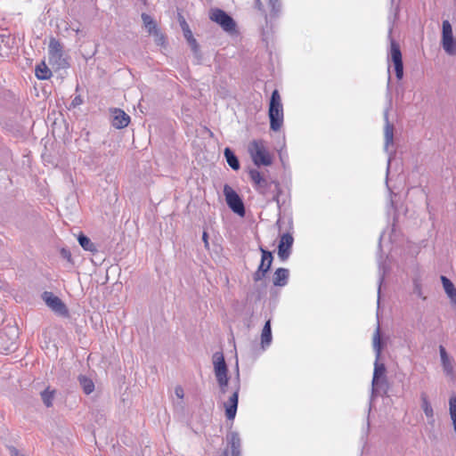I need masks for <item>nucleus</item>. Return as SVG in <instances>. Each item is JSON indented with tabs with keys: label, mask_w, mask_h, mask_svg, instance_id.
I'll use <instances>...</instances> for the list:
<instances>
[{
	"label": "nucleus",
	"mask_w": 456,
	"mask_h": 456,
	"mask_svg": "<svg viewBox=\"0 0 456 456\" xmlns=\"http://www.w3.org/2000/svg\"><path fill=\"white\" fill-rule=\"evenodd\" d=\"M273 109H283L282 102H281V97L277 89H275L272 93L270 104H269V110H273Z\"/></svg>",
	"instance_id": "25"
},
{
	"label": "nucleus",
	"mask_w": 456,
	"mask_h": 456,
	"mask_svg": "<svg viewBox=\"0 0 456 456\" xmlns=\"http://www.w3.org/2000/svg\"><path fill=\"white\" fill-rule=\"evenodd\" d=\"M175 395L180 398V399H183V396H184V392H183V389L182 387L178 386L175 387Z\"/></svg>",
	"instance_id": "35"
},
{
	"label": "nucleus",
	"mask_w": 456,
	"mask_h": 456,
	"mask_svg": "<svg viewBox=\"0 0 456 456\" xmlns=\"http://www.w3.org/2000/svg\"><path fill=\"white\" fill-rule=\"evenodd\" d=\"M142 20L147 31L150 35H154L158 37L159 44L163 45L165 42V37L159 32L158 26L154 20L148 14L142 13Z\"/></svg>",
	"instance_id": "13"
},
{
	"label": "nucleus",
	"mask_w": 456,
	"mask_h": 456,
	"mask_svg": "<svg viewBox=\"0 0 456 456\" xmlns=\"http://www.w3.org/2000/svg\"><path fill=\"white\" fill-rule=\"evenodd\" d=\"M373 346L376 351L377 358H379L381 353V341L379 329H377L373 336Z\"/></svg>",
	"instance_id": "28"
},
{
	"label": "nucleus",
	"mask_w": 456,
	"mask_h": 456,
	"mask_svg": "<svg viewBox=\"0 0 456 456\" xmlns=\"http://www.w3.org/2000/svg\"><path fill=\"white\" fill-rule=\"evenodd\" d=\"M249 178L253 183L254 189L264 196L272 195L273 198L278 197L279 183L274 181L267 180L264 175L256 170L251 169L248 173Z\"/></svg>",
	"instance_id": "1"
},
{
	"label": "nucleus",
	"mask_w": 456,
	"mask_h": 456,
	"mask_svg": "<svg viewBox=\"0 0 456 456\" xmlns=\"http://www.w3.org/2000/svg\"><path fill=\"white\" fill-rule=\"evenodd\" d=\"M111 125L117 128L121 129L126 127L130 123V117L120 109H114L112 111Z\"/></svg>",
	"instance_id": "12"
},
{
	"label": "nucleus",
	"mask_w": 456,
	"mask_h": 456,
	"mask_svg": "<svg viewBox=\"0 0 456 456\" xmlns=\"http://www.w3.org/2000/svg\"><path fill=\"white\" fill-rule=\"evenodd\" d=\"M214 369L221 393L224 394L227 391L228 377L227 366L222 354H216L214 355Z\"/></svg>",
	"instance_id": "4"
},
{
	"label": "nucleus",
	"mask_w": 456,
	"mask_h": 456,
	"mask_svg": "<svg viewBox=\"0 0 456 456\" xmlns=\"http://www.w3.org/2000/svg\"><path fill=\"white\" fill-rule=\"evenodd\" d=\"M294 239L289 233H283L281 236L278 245V256L281 260L285 261L289 258L293 245Z\"/></svg>",
	"instance_id": "11"
},
{
	"label": "nucleus",
	"mask_w": 456,
	"mask_h": 456,
	"mask_svg": "<svg viewBox=\"0 0 456 456\" xmlns=\"http://www.w3.org/2000/svg\"><path fill=\"white\" fill-rule=\"evenodd\" d=\"M386 368L384 364H375L374 373H373V383H375L381 376L385 374Z\"/></svg>",
	"instance_id": "30"
},
{
	"label": "nucleus",
	"mask_w": 456,
	"mask_h": 456,
	"mask_svg": "<svg viewBox=\"0 0 456 456\" xmlns=\"http://www.w3.org/2000/svg\"><path fill=\"white\" fill-rule=\"evenodd\" d=\"M267 4L273 9H276V7L279 5V0H265Z\"/></svg>",
	"instance_id": "36"
},
{
	"label": "nucleus",
	"mask_w": 456,
	"mask_h": 456,
	"mask_svg": "<svg viewBox=\"0 0 456 456\" xmlns=\"http://www.w3.org/2000/svg\"><path fill=\"white\" fill-rule=\"evenodd\" d=\"M78 380L85 394L89 395L94 390V384L91 379L86 376H80Z\"/></svg>",
	"instance_id": "24"
},
{
	"label": "nucleus",
	"mask_w": 456,
	"mask_h": 456,
	"mask_svg": "<svg viewBox=\"0 0 456 456\" xmlns=\"http://www.w3.org/2000/svg\"><path fill=\"white\" fill-rule=\"evenodd\" d=\"M187 42L189 43V45H191V47L193 49V51H197L198 50V43L196 41V39L194 38L193 35L191 36V37H187L186 38Z\"/></svg>",
	"instance_id": "33"
},
{
	"label": "nucleus",
	"mask_w": 456,
	"mask_h": 456,
	"mask_svg": "<svg viewBox=\"0 0 456 456\" xmlns=\"http://www.w3.org/2000/svg\"><path fill=\"white\" fill-rule=\"evenodd\" d=\"M442 365L444 368V370L446 372L447 375H452L453 374V365L452 361L448 356L445 348L443 346H440L439 347Z\"/></svg>",
	"instance_id": "17"
},
{
	"label": "nucleus",
	"mask_w": 456,
	"mask_h": 456,
	"mask_svg": "<svg viewBox=\"0 0 456 456\" xmlns=\"http://www.w3.org/2000/svg\"><path fill=\"white\" fill-rule=\"evenodd\" d=\"M421 399H422V409H423L426 416L428 418L433 417V409H432V406H431L430 403L428 402L427 396L425 395H423Z\"/></svg>",
	"instance_id": "29"
},
{
	"label": "nucleus",
	"mask_w": 456,
	"mask_h": 456,
	"mask_svg": "<svg viewBox=\"0 0 456 456\" xmlns=\"http://www.w3.org/2000/svg\"><path fill=\"white\" fill-rule=\"evenodd\" d=\"M390 56L395 65L396 77L400 80L403 76V65L400 46L395 40L390 44Z\"/></svg>",
	"instance_id": "7"
},
{
	"label": "nucleus",
	"mask_w": 456,
	"mask_h": 456,
	"mask_svg": "<svg viewBox=\"0 0 456 456\" xmlns=\"http://www.w3.org/2000/svg\"><path fill=\"white\" fill-rule=\"evenodd\" d=\"M449 405L451 419L452 420L453 428L456 432V396H451Z\"/></svg>",
	"instance_id": "27"
},
{
	"label": "nucleus",
	"mask_w": 456,
	"mask_h": 456,
	"mask_svg": "<svg viewBox=\"0 0 456 456\" xmlns=\"http://www.w3.org/2000/svg\"><path fill=\"white\" fill-rule=\"evenodd\" d=\"M9 451H10L11 456H25L23 454H20L19 450L17 448L13 447V446L10 447Z\"/></svg>",
	"instance_id": "37"
},
{
	"label": "nucleus",
	"mask_w": 456,
	"mask_h": 456,
	"mask_svg": "<svg viewBox=\"0 0 456 456\" xmlns=\"http://www.w3.org/2000/svg\"><path fill=\"white\" fill-rule=\"evenodd\" d=\"M262 253L261 263L258 266L257 271L254 273V281H258L262 280L265 273L269 271L273 263V255L270 251L260 248Z\"/></svg>",
	"instance_id": "8"
},
{
	"label": "nucleus",
	"mask_w": 456,
	"mask_h": 456,
	"mask_svg": "<svg viewBox=\"0 0 456 456\" xmlns=\"http://www.w3.org/2000/svg\"><path fill=\"white\" fill-rule=\"evenodd\" d=\"M209 19L217 23L225 32L231 34L236 32L235 21L224 11L218 8L211 9L209 12Z\"/></svg>",
	"instance_id": "3"
},
{
	"label": "nucleus",
	"mask_w": 456,
	"mask_h": 456,
	"mask_svg": "<svg viewBox=\"0 0 456 456\" xmlns=\"http://www.w3.org/2000/svg\"><path fill=\"white\" fill-rule=\"evenodd\" d=\"M43 298L45 304L55 313L61 315H68V309L63 302L52 292H45Z\"/></svg>",
	"instance_id": "9"
},
{
	"label": "nucleus",
	"mask_w": 456,
	"mask_h": 456,
	"mask_svg": "<svg viewBox=\"0 0 456 456\" xmlns=\"http://www.w3.org/2000/svg\"><path fill=\"white\" fill-rule=\"evenodd\" d=\"M202 240L204 241L205 248L208 249L209 248V243H208V235L207 232H203Z\"/></svg>",
	"instance_id": "38"
},
{
	"label": "nucleus",
	"mask_w": 456,
	"mask_h": 456,
	"mask_svg": "<svg viewBox=\"0 0 456 456\" xmlns=\"http://www.w3.org/2000/svg\"><path fill=\"white\" fill-rule=\"evenodd\" d=\"M289 279V270L286 268H278L273 277V282L275 286L283 287L287 284Z\"/></svg>",
	"instance_id": "16"
},
{
	"label": "nucleus",
	"mask_w": 456,
	"mask_h": 456,
	"mask_svg": "<svg viewBox=\"0 0 456 456\" xmlns=\"http://www.w3.org/2000/svg\"><path fill=\"white\" fill-rule=\"evenodd\" d=\"M55 394L56 390L50 389L49 387L41 393V398L43 400V403L47 408L53 406V401L54 399Z\"/></svg>",
	"instance_id": "23"
},
{
	"label": "nucleus",
	"mask_w": 456,
	"mask_h": 456,
	"mask_svg": "<svg viewBox=\"0 0 456 456\" xmlns=\"http://www.w3.org/2000/svg\"><path fill=\"white\" fill-rule=\"evenodd\" d=\"M272 342L271 322L267 321L262 330L261 344L263 347L268 346Z\"/></svg>",
	"instance_id": "20"
},
{
	"label": "nucleus",
	"mask_w": 456,
	"mask_h": 456,
	"mask_svg": "<svg viewBox=\"0 0 456 456\" xmlns=\"http://www.w3.org/2000/svg\"><path fill=\"white\" fill-rule=\"evenodd\" d=\"M180 25H181V28L183 29V36H184L185 39L187 37H191V36H192V32L190 29L189 25L187 24V22L185 21V20L182 16L180 17Z\"/></svg>",
	"instance_id": "31"
},
{
	"label": "nucleus",
	"mask_w": 456,
	"mask_h": 456,
	"mask_svg": "<svg viewBox=\"0 0 456 456\" xmlns=\"http://www.w3.org/2000/svg\"><path fill=\"white\" fill-rule=\"evenodd\" d=\"M187 42L189 43V45H191V47L193 49V51H197L198 50V43L196 41V39L194 38L193 35L191 36V37H187L186 38Z\"/></svg>",
	"instance_id": "32"
},
{
	"label": "nucleus",
	"mask_w": 456,
	"mask_h": 456,
	"mask_svg": "<svg viewBox=\"0 0 456 456\" xmlns=\"http://www.w3.org/2000/svg\"><path fill=\"white\" fill-rule=\"evenodd\" d=\"M256 4H258L259 7H261V5H263V3L261 0H256Z\"/></svg>",
	"instance_id": "39"
},
{
	"label": "nucleus",
	"mask_w": 456,
	"mask_h": 456,
	"mask_svg": "<svg viewBox=\"0 0 456 456\" xmlns=\"http://www.w3.org/2000/svg\"><path fill=\"white\" fill-rule=\"evenodd\" d=\"M442 45L446 53L456 54V40L452 35V28L448 20L443 21Z\"/></svg>",
	"instance_id": "6"
},
{
	"label": "nucleus",
	"mask_w": 456,
	"mask_h": 456,
	"mask_svg": "<svg viewBox=\"0 0 456 456\" xmlns=\"http://www.w3.org/2000/svg\"><path fill=\"white\" fill-rule=\"evenodd\" d=\"M62 57V45L55 38H51L49 42V58L50 61L54 60L55 61L61 60Z\"/></svg>",
	"instance_id": "15"
},
{
	"label": "nucleus",
	"mask_w": 456,
	"mask_h": 456,
	"mask_svg": "<svg viewBox=\"0 0 456 456\" xmlns=\"http://www.w3.org/2000/svg\"><path fill=\"white\" fill-rule=\"evenodd\" d=\"M230 444L232 447V454L239 453V449L240 446V439L239 436L235 433H232L230 436Z\"/></svg>",
	"instance_id": "26"
},
{
	"label": "nucleus",
	"mask_w": 456,
	"mask_h": 456,
	"mask_svg": "<svg viewBox=\"0 0 456 456\" xmlns=\"http://www.w3.org/2000/svg\"><path fill=\"white\" fill-rule=\"evenodd\" d=\"M224 195L229 208L240 216H244V203L239 194L228 184H225L224 187Z\"/></svg>",
	"instance_id": "5"
},
{
	"label": "nucleus",
	"mask_w": 456,
	"mask_h": 456,
	"mask_svg": "<svg viewBox=\"0 0 456 456\" xmlns=\"http://www.w3.org/2000/svg\"><path fill=\"white\" fill-rule=\"evenodd\" d=\"M224 157L226 159V161L228 165L233 169V170H239L240 169V162L238 158L235 156V154L232 152V151L229 148H225L224 150Z\"/></svg>",
	"instance_id": "21"
},
{
	"label": "nucleus",
	"mask_w": 456,
	"mask_h": 456,
	"mask_svg": "<svg viewBox=\"0 0 456 456\" xmlns=\"http://www.w3.org/2000/svg\"><path fill=\"white\" fill-rule=\"evenodd\" d=\"M78 242L80 246L86 251H90L92 253H95L97 251V248L95 245L91 241V240L84 235L83 233H80L78 238Z\"/></svg>",
	"instance_id": "22"
},
{
	"label": "nucleus",
	"mask_w": 456,
	"mask_h": 456,
	"mask_svg": "<svg viewBox=\"0 0 456 456\" xmlns=\"http://www.w3.org/2000/svg\"><path fill=\"white\" fill-rule=\"evenodd\" d=\"M386 139H387V144L391 143L393 141V129L389 126L386 129Z\"/></svg>",
	"instance_id": "34"
},
{
	"label": "nucleus",
	"mask_w": 456,
	"mask_h": 456,
	"mask_svg": "<svg viewBox=\"0 0 456 456\" xmlns=\"http://www.w3.org/2000/svg\"><path fill=\"white\" fill-rule=\"evenodd\" d=\"M248 151L253 163L257 166H271L273 158L264 140H253L248 143Z\"/></svg>",
	"instance_id": "2"
},
{
	"label": "nucleus",
	"mask_w": 456,
	"mask_h": 456,
	"mask_svg": "<svg viewBox=\"0 0 456 456\" xmlns=\"http://www.w3.org/2000/svg\"><path fill=\"white\" fill-rule=\"evenodd\" d=\"M444 289L453 303H456V288L453 283L445 276L441 277Z\"/></svg>",
	"instance_id": "19"
},
{
	"label": "nucleus",
	"mask_w": 456,
	"mask_h": 456,
	"mask_svg": "<svg viewBox=\"0 0 456 456\" xmlns=\"http://www.w3.org/2000/svg\"><path fill=\"white\" fill-rule=\"evenodd\" d=\"M35 75L40 80H46L52 77V71L47 67L45 61H41L36 67Z\"/></svg>",
	"instance_id": "18"
},
{
	"label": "nucleus",
	"mask_w": 456,
	"mask_h": 456,
	"mask_svg": "<svg viewBox=\"0 0 456 456\" xmlns=\"http://www.w3.org/2000/svg\"><path fill=\"white\" fill-rule=\"evenodd\" d=\"M239 392L240 385L238 384L232 394L230 395L229 399L224 403L225 409V416L229 420H233L236 416L239 401Z\"/></svg>",
	"instance_id": "10"
},
{
	"label": "nucleus",
	"mask_w": 456,
	"mask_h": 456,
	"mask_svg": "<svg viewBox=\"0 0 456 456\" xmlns=\"http://www.w3.org/2000/svg\"><path fill=\"white\" fill-rule=\"evenodd\" d=\"M270 127L273 131H279L283 124V109H273L268 110Z\"/></svg>",
	"instance_id": "14"
}]
</instances>
